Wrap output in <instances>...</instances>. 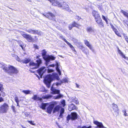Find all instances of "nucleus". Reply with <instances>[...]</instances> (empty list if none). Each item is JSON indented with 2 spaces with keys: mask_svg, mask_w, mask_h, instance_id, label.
<instances>
[{
  "mask_svg": "<svg viewBox=\"0 0 128 128\" xmlns=\"http://www.w3.org/2000/svg\"><path fill=\"white\" fill-rule=\"evenodd\" d=\"M31 60L29 58H25L24 60H22V63L25 64H27L29 63Z\"/></svg>",
  "mask_w": 128,
  "mask_h": 128,
  "instance_id": "nucleus-28",
  "label": "nucleus"
},
{
  "mask_svg": "<svg viewBox=\"0 0 128 128\" xmlns=\"http://www.w3.org/2000/svg\"><path fill=\"white\" fill-rule=\"evenodd\" d=\"M38 100H39L40 101H42V98L38 97Z\"/></svg>",
  "mask_w": 128,
  "mask_h": 128,
  "instance_id": "nucleus-55",
  "label": "nucleus"
},
{
  "mask_svg": "<svg viewBox=\"0 0 128 128\" xmlns=\"http://www.w3.org/2000/svg\"><path fill=\"white\" fill-rule=\"evenodd\" d=\"M76 86L77 88H79V86L77 83H76Z\"/></svg>",
  "mask_w": 128,
  "mask_h": 128,
  "instance_id": "nucleus-61",
  "label": "nucleus"
},
{
  "mask_svg": "<svg viewBox=\"0 0 128 128\" xmlns=\"http://www.w3.org/2000/svg\"><path fill=\"white\" fill-rule=\"evenodd\" d=\"M52 97V96L50 94H48L45 96H43L42 98L44 99H48L51 98Z\"/></svg>",
  "mask_w": 128,
  "mask_h": 128,
  "instance_id": "nucleus-30",
  "label": "nucleus"
},
{
  "mask_svg": "<svg viewBox=\"0 0 128 128\" xmlns=\"http://www.w3.org/2000/svg\"><path fill=\"white\" fill-rule=\"evenodd\" d=\"M29 66H34V67L32 68V69L37 68H38L36 63L33 61L30 62L29 64Z\"/></svg>",
  "mask_w": 128,
  "mask_h": 128,
  "instance_id": "nucleus-18",
  "label": "nucleus"
},
{
  "mask_svg": "<svg viewBox=\"0 0 128 128\" xmlns=\"http://www.w3.org/2000/svg\"><path fill=\"white\" fill-rule=\"evenodd\" d=\"M123 35L124 38H125L128 44V36L126 35V34L124 33L123 34Z\"/></svg>",
  "mask_w": 128,
  "mask_h": 128,
  "instance_id": "nucleus-40",
  "label": "nucleus"
},
{
  "mask_svg": "<svg viewBox=\"0 0 128 128\" xmlns=\"http://www.w3.org/2000/svg\"><path fill=\"white\" fill-rule=\"evenodd\" d=\"M19 46L21 47L23 50H24V48L23 47V46L22 44H20Z\"/></svg>",
  "mask_w": 128,
  "mask_h": 128,
  "instance_id": "nucleus-59",
  "label": "nucleus"
},
{
  "mask_svg": "<svg viewBox=\"0 0 128 128\" xmlns=\"http://www.w3.org/2000/svg\"><path fill=\"white\" fill-rule=\"evenodd\" d=\"M4 88L3 87V85L0 83V91L1 92L3 91Z\"/></svg>",
  "mask_w": 128,
  "mask_h": 128,
  "instance_id": "nucleus-43",
  "label": "nucleus"
},
{
  "mask_svg": "<svg viewBox=\"0 0 128 128\" xmlns=\"http://www.w3.org/2000/svg\"><path fill=\"white\" fill-rule=\"evenodd\" d=\"M50 90L52 91L53 94H58L60 93V90L55 89L52 86L51 87Z\"/></svg>",
  "mask_w": 128,
  "mask_h": 128,
  "instance_id": "nucleus-17",
  "label": "nucleus"
},
{
  "mask_svg": "<svg viewBox=\"0 0 128 128\" xmlns=\"http://www.w3.org/2000/svg\"><path fill=\"white\" fill-rule=\"evenodd\" d=\"M80 46V48L82 49L84 48V47L82 46Z\"/></svg>",
  "mask_w": 128,
  "mask_h": 128,
  "instance_id": "nucleus-62",
  "label": "nucleus"
},
{
  "mask_svg": "<svg viewBox=\"0 0 128 128\" xmlns=\"http://www.w3.org/2000/svg\"><path fill=\"white\" fill-rule=\"evenodd\" d=\"M61 104L62 105V106L64 107L66 105L65 101L64 100H62L60 101Z\"/></svg>",
  "mask_w": 128,
  "mask_h": 128,
  "instance_id": "nucleus-38",
  "label": "nucleus"
},
{
  "mask_svg": "<svg viewBox=\"0 0 128 128\" xmlns=\"http://www.w3.org/2000/svg\"><path fill=\"white\" fill-rule=\"evenodd\" d=\"M58 94V95L54 96L53 98L54 100L59 99L63 97V96L62 94L60 93Z\"/></svg>",
  "mask_w": 128,
  "mask_h": 128,
  "instance_id": "nucleus-26",
  "label": "nucleus"
},
{
  "mask_svg": "<svg viewBox=\"0 0 128 128\" xmlns=\"http://www.w3.org/2000/svg\"><path fill=\"white\" fill-rule=\"evenodd\" d=\"M22 36L24 38L26 39L28 42H34V39L30 35L25 34H22Z\"/></svg>",
  "mask_w": 128,
  "mask_h": 128,
  "instance_id": "nucleus-7",
  "label": "nucleus"
},
{
  "mask_svg": "<svg viewBox=\"0 0 128 128\" xmlns=\"http://www.w3.org/2000/svg\"><path fill=\"white\" fill-rule=\"evenodd\" d=\"M96 22L100 26H101V27H104V25L101 17L95 19Z\"/></svg>",
  "mask_w": 128,
  "mask_h": 128,
  "instance_id": "nucleus-15",
  "label": "nucleus"
},
{
  "mask_svg": "<svg viewBox=\"0 0 128 128\" xmlns=\"http://www.w3.org/2000/svg\"><path fill=\"white\" fill-rule=\"evenodd\" d=\"M54 108L53 110V112L54 113L59 111L61 107L59 105H56Z\"/></svg>",
  "mask_w": 128,
  "mask_h": 128,
  "instance_id": "nucleus-20",
  "label": "nucleus"
},
{
  "mask_svg": "<svg viewBox=\"0 0 128 128\" xmlns=\"http://www.w3.org/2000/svg\"><path fill=\"white\" fill-rule=\"evenodd\" d=\"M48 72L50 73L53 72L54 70L52 69H48Z\"/></svg>",
  "mask_w": 128,
  "mask_h": 128,
  "instance_id": "nucleus-50",
  "label": "nucleus"
},
{
  "mask_svg": "<svg viewBox=\"0 0 128 128\" xmlns=\"http://www.w3.org/2000/svg\"><path fill=\"white\" fill-rule=\"evenodd\" d=\"M9 108V106L8 104L6 103H4L0 106V113H6Z\"/></svg>",
  "mask_w": 128,
  "mask_h": 128,
  "instance_id": "nucleus-4",
  "label": "nucleus"
},
{
  "mask_svg": "<svg viewBox=\"0 0 128 128\" xmlns=\"http://www.w3.org/2000/svg\"><path fill=\"white\" fill-rule=\"evenodd\" d=\"M64 109L63 108H61L60 111V114L59 116L58 119L62 118L63 117V114H64Z\"/></svg>",
  "mask_w": 128,
  "mask_h": 128,
  "instance_id": "nucleus-21",
  "label": "nucleus"
},
{
  "mask_svg": "<svg viewBox=\"0 0 128 128\" xmlns=\"http://www.w3.org/2000/svg\"><path fill=\"white\" fill-rule=\"evenodd\" d=\"M118 53L120 54V56L125 59L128 60V58L125 56V55L123 54V53L118 48Z\"/></svg>",
  "mask_w": 128,
  "mask_h": 128,
  "instance_id": "nucleus-22",
  "label": "nucleus"
},
{
  "mask_svg": "<svg viewBox=\"0 0 128 128\" xmlns=\"http://www.w3.org/2000/svg\"><path fill=\"white\" fill-rule=\"evenodd\" d=\"M56 70L58 73L59 75H60L61 74V72L59 69V68L58 67V64L57 63L56 64Z\"/></svg>",
  "mask_w": 128,
  "mask_h": 128,
  "instance_id": "nucleus-29",
  "label": "nucleus"
},
{
  "mask_svg": "<svg viewBox=\"0 0 128 128\" xmlns=\"http://www.w3.org/2000/svg\"><path fill=\"white\" fill-rule=\"evenodd\" d=\"M123 112L124 113V116H128V114L126 112V110H124V111H123Z\"/></svg>",
  "mask_w": 128,
  "mask_h": 128,
  "instance_id": "nucleus-52",
  "label": "nucleus"
},
{
  "mask_svg": "<svg viewBox=\"0 0 128 128\" xmlns=\"http://www.w3.org/2000/svg\"><path fill=\"white\" fill-rule=\"evenodd\" d=\"M80 26V24L78 23L75 21H74L72 24H69L68 26V28L70 30H71L74 27L78 28Z\"/></svg>",
  "mask_w": 128,
  "mask_h": 128,
  "instance_id": "nucleus-9",
  "label": "nucleus"
},
{
  "mask_svg": "<svg viewBox=\"0 0 128 128\" xmlns=\"http://www.w3.org/2000/svg\"><path fill=\"white\" fill-rule=\"evenodd\" d=\"M76 19L78 21H79L80 19H81V18L80 17H79L78 16H76Z\"/></svg>",
  "mask_w": 128,
  "mask_h": 128,
  "instance_id": "nucleus-49",
  "label": "nucleus"
},
{
  "mask_svg": "<svg viewBox=\"0 0 128 128\" xmlns=\"http://www.w3.org/2000/svg\"><path fill=\"white\" fill-rule=\"evenodd\" d=\"M93 122L94 124L96 125L98 127H104V126L102 122H99L97 121H94Z\"/></svg>",
  "mask_w": 128,
  "mask_h": 128,
  "instance_id": "nucleus-23",
  "label": "nucleus"
},
{
  "mask_svg": "<svg viewBox=\"0 0 128 128\" xmlns=\"http://www.w3.org/2000/svg\"><path fill=\"white\" fill-rule=\"evenodd\" d=\"M40 55H38V56H36V58L37 59H40L39 58L40 57Z\"/></svg>",
  "mask_w": 128,
  "mask_h": 128,
  "instance_id": "nucleus-57",
  "label": "nucleus"
},
{
  "mask_svg": "<svg viewBox=\"0 0 128 128\" xmlns=\"http://www.w3.org/2000/svg\"><path fill=\"white\" fill-rule=\"evenodd\" d=\"M43 15L45 17L47 18L56 21L55 18V16L53 14L50 12H48L45 14H43Z\"/></svg>",
  "mask_w": 128,
  "mask_h": 128,
  "instance_id": "nucleus-6",
  "label": "nucleus"
},
{
  "mask_svg": "<svg viewBox=\"0 0 128 128\" xmlns=\"http://www.w3.org/2000/svg\"><path fill=\"white\" fill-rule=\"evenodd\" d=\"M4 101V99L2 97H0V102Z\"/></svg>",
  "mask_w": 128,
  "mask_h": 128,
  "instance_id": "nucleus-54",
  "label": "nucleus"
},
{
  "mask_svg": "<svg viewBox=\"0 0 128 128\" xmlns=\"http://www.w3.org/2000/svg\"><path fill=\"white\" fill-rule=\"evenodd\" d=\"M112 108L115 112H117L118 110V107L117 105L113 103L112 104Z\"/></svg>",
  "mask_w": 128,
  "mask_h": 128,
  "instance_id": "nucleus-25",
  "label": "nucleus"
},
{
  "mask_svg": "<svg viewBox=\"0 0 128 128\" xmlns=\"http://www.w3.org/2000/svg\"><path fill=\"white\" fill-rule=\"evenodd\" d=\"M68 82V80H67L66 78H65L64 79L62 80V82L65 83V82Z\"/></svg>",
  "mask_w": 128,
  "mask_h": 128,
  "instance_id": "nucleus-48",
  "label": "nucleus"
},
{
  "mask_svg": "<svg viewBox=\"0 0 128 128\" xmlns=\"http://www.w3.org/2000/svg\"><path fill=\"white\" fill-rule=\"evenodd\" d=\"M48 104V103H42V105L40 106V108L43 110H45L46 106Z\"/></svg>",
  "mask_w": 128,
  "mask_h": 128,
  "instance_id": "nucleus-32",
  "label": "nucleus"
},
{
  "mask_svg": "<svg viewBox=\"0 0 128 128\" xmlns=\"http://www.w3.org/2000/svg\"><path fill=\"white\" fill-rule=\"evenodd\" d=\"M14 100L16 102H19V100L18 97L17 96H16L14 98Z\"/></svg>",
  "mask_w": 128,
  "mask_h": 128,
  "instance_id": "nucleus-47",
  "label": "nucleus"
},
{
  "mask_svg": "<svg viewBox=\"0 0 128 128\" xmlns=\"http://www.w3.org/2000/svg\"><path fill=\"white\" fill-rule=\"evenodd\" d=\"M56 124L58 126H60L59 125V124H58V123L57 122H56Z\"/></svg>",
  "mask_w": 128,
  "mask_h": 128,
  "instance_id": "nucleus-64",
  "label": "nucleus"
},
{
  "mask_svg": "<svg viewBox=\"0 0 128 128\" xmlns=\"http://www.w3.org/2000/svg\"><path fill=\"white\" fill-rule=\"evenodd\" d=\"M78 117L77 114L76 112L71 113V114H68L66 117V120L69 121L71 119V120H74L76 119Z\"/></svg>",
  "mask_w": 128,
  "mask_h": 128,
  "instance_id": "nucleus-5",
  "label": "nucleus"
},
{
  "mask_svg": "<svg viewBox=\"0 0 128 128\" xmlns=\"http://www.w3.org/2000/svg\"><path fill=\"white\" fill-rule=\"evenodd\" d=\"M59 38L62 39L66 43L68 44V45L70 46V47L71 48L72 50L75 52H76V51L74 49V47L71 44L68 42L66 39L63 38V36H60Z\"/></svg>",
  "mask_w": 128,
  "mask_h": 128,
  "instance_id": "nucleus-10",
  "label": "nucleus"
},
{
  "mask_svg": "<svg viewBox=\"0 0 128 128\" xmlns=\"http://www.w3.org/2000/svg\"><path fill=\"white\" fill-rule=\"evenodd\" d=\"M38 97L36 95H34L32 98L34 100H38Z\"/></svg>",
  "mask_w": 128,
  "mask_h": 128,
  "instance_id": "nucleus-44",
  "label": "nucleus"
},
{
  "mask_svg": "<svg viewBox=\"0 0 128 128\" xmlns=\"http://www.w3.org/2000/svg\"><path fill=\"white\" fill-rule=\"evenodd\" d=\"M92 14L94 17V19L100 17V16L98 13L96 11L94 10L92 12Z\"/></svg>",
  "mask_w": 128,
  "mask_h": 128,
  "instance_id": "nucleus-16",
  "label": "nucleus"
},
{
  "mask_svg": "<svg viewBox=\"0 0 128 128\" xmlns=\"http://www.w3.org/2000/svg\"><path fill=\"white\" fill-rule=\"evenodd\" d=\"M86 31L89 32H92L94 31L93 30L91 27H88L87 28Z\"/></svg>",
  "mask_w": 128,
  "mask_h": 128,
  "instance_id": "nucleus-37",
  "label": "nucleus"
},
{
  "mask_svg": "<svg viewBox=\"0 0 128 128\" xmlns=\"http://www.w3.org/2000/svg\"><path fill=\"white\" fill-rule=\"evenodd\" d=\"M68 109L70 111H71L74 110H76V107L74 105L72 104H69L68 106Z\"/></svg>",
  "mask_w": 128,
  "mask_h": 128,
  "instance_id": "nucleus-19",
  "label": "nucleus"
},
{
  "mask_svg": "<svg viewBox=\"0 0 128 128\" xmlns=\"http://www.w3.org/2000/svg\"><path fill=\"white\" fill-rule=\"evenodd\" d=\"M22 92L26 94H31V91L29 90H23L22 91Z\"/></svg>",
  "mask_w": 128,
  "mask_h": 128,
  "instance_id": "nucleus-34",
  "label": "nucleus"
},
{
  "mask_svg": "<svg viewBox=\"0 0 128 128\" xmlns=\"http://www.w3.org/2000/svg\"><path fill=\"white\" fill-rule=\"evenodd\" d=\"M92 126H89L87 127L86 126H83L82 127L80 126H78V128H92Z\"/></svg>",
  "mask_w": 128,
  "mask_h": 128,
  "instance_id": "nucleus-41",
  "label": "nucleus"
},
{
  "mask_svg": "<svg viewBox=\"0 0 128 128\" xmlns=\"http://www.w3.org/2000/svg\"><path fill=\"white\" fill-rule=\"evenodd\" d=\"M50 60H54L56 58V57L52 56H49Z\"/></svg>",
  "mask_w": 128,
  "mask_h": 128,
  "instance_id": "nucleus-45",
  "label": "nucleus"
},
{
  "mask_svg": "<svg viewBox=\"0 0 128 128\" xmlns=\"http://www.w3.org/2000/svg\"><path fill=\"white\" fill-rule=\"evenodd\" d=\"M16 60L17 61L20 62H22V60L20 58L18 57H17L16 58Z\"/></svg>",
  "mask_w": 128,
  "mask_h": 128,
  "instance_id": "nucleus-46",
  "label": "nucleus"
},
{
  "mask_svg": "<svg viewBox=\"0 0 128 128\" xmlns=\"http://www.w3.org/2000/svg\"><path fill=\"white\" fill-rule=\"evenodd\" d=\"M36 63L37 66L38 68L40 65L42 63V60L41 59H38L36 60Z\"/></svg>",
  "mask_w": 128,
  "mask_h": 128,
  "instance_id": "nucleus-27",
  "label": "nucleus"
},
{
  "mask_svg": "<svg viewBox=\"0 0 128 128\" xmlns=\"http://www.w3.org/2000/svg\"><path fill=\"white\" fill-rule=\"evenodd\" d=\"M55 66L54 64H50L49 65V67H54Z\"/></svg>",
  "mask_w": 128,
  "mask_h": 128,
  "instance_id": "nucleus-56",
  "label": "nucleus"
},
{
  "mask_svg": "<svg viewBox=\"0 0 128 128\" xmlns=\"http://www.w3.org/2000/svg\"><path fill=\"white\" fill-rule=\"evenodd\" d=\"M27 122L32 125L34 126L36 125V124L35 123H34V121L27 120Z\"/></svg>",
  "mask_w": 128,
  "mask_h": 128,
  "instance_id": "nucleus-42",
  "label": "nucleus"
},
{
  "mask_svg": "<svg viewBox=\"0 0 128 128\" xmlns=\"http://www.w3.org/2000/svg\"><path fill=\"white\" fill-rule=\"evenodd\" d=\"M5 72L7 73L10 75L13 74H17L19 71L17 68L12 65H9L8 68L5 66L2 68Z\"/></svg>",
  "mask_w": 128,
  "mask_h": 128,
  "instance_id": "nucleus-2",
  "label": "nucleus"
},
{
  "mask_svg": "<svg viewBox=\"0 0 128 128\" xmlns=\"http://www.w3.org/2000/svg\"><path fill=\"white\" fill-rule=\"evenodd\" d=\"M58 102L56 101H53L51 102L50 104L47 108V112L48 114H50L54 106L58 104Z\"/></svg>",
  "mask_w": 128,
  "mask_h": 128,
  "instance_id": "nucleus-3",
  "label": "nucleus"
},
{
  "mask_svg": "<svg viewBox=\"0 0 128 128\" xmlns=\"http://www.w3.org/2000/svg\"><path fill=\"white\" fill-rule=\"evenodd\" d=\"M28 32L34 34L40 35V32L38 30H34L32 29H29L26 31Z\"/></svg>",
  "mask_w": 128,
  "mask_h": 128,
  "instance_id": "nucleus-13",
  "label": "nucleus"
},
{
  "mask_svg": "<svg viewBox=\"0 0 128 128\" xmlns=\"http://www.w3.org/2000/svg\"><path fill=\"white\" fill-rule=\"evenodd\" d=\"M110 25L111 27L115 32V34L118 36L121 37V34L120 33L119 31L116 28H115L112 23L110 24Z\"/></svg>",
  "mask_w": 128,
  "mask_h": 128,
  "instance_id": "nucleus-12",
  "label": "nucleus"
},
{
  "mask_svg": "<svg viewBox=\"0 0 128 128\" xmlns=\"http://www.w3.org/2000/svg\"><path fill=\"white\" fill-rule=\"evenodd\" d=\"M46 71V70L45 69L44 67L41 68L37 70L38 73L40 76L41 78H42V76Z\"/></svg>",
  "mask_w": 128,
  "mask_h": 128,
  "instance_id": "nucleus-11",
  "label": "nucleus"
},
{
  "mask_svg": "<svg viewBox=\"0 0 128 128\" xmlns=\"http://www.w3.org/2000/svg\"><path fill=\"white\" fill-rule=\"evenodd\" d=\"M84 42L85 45L88 46L90 50L92 49V46L90 44L89 42L86 40H84Z\"/></svg>",
  "mask_w": 128,
  "mask_h": 128,
  "instance_id": "nucleus-24",
  "label": "nucleus"
},
{
  "mask_svg": "<svg viewBox=\"0 0 128 128\" xmlns=\"http://www.w3.org/2000/svg\"><path fill=\"white\" fill-rule=\"evenodd\" d=\"M52 78L56 79L58 80H60L59 76L56 73H53L52 75L48 74L45 77L44 79V82L48 88H50Z\"/></svg>",
  "mask_w": 128,
  "mask_h": 128,
  "instance_id": "nucleus-1",
  "label": "nucleus"
},
{
  "mask_svg": "<svg viewBox=\"0 0 128 128\" xmlns=\"http://www.w3.org/2000/svg\"><path fill=\"white\" fill-rule=\"evenodd\" d=\"M34 46L35 49H39L38 46L37 45L35 44H34Z\"/></svg>",
  "mask_w": 128,
  "mask_h": 128,
  "instance_id": "nucleus-51",
  "label": "nucleus"
},
{
  "mask_svg": "<svg viewBox=\"0 0 128 128\" xmlns=\"http://www.w3.org/2000/svg\"><path fill=\"white\" fill-rule=\"evenodd\" d=\"M19 102H16V104H17V106H19Z\"/></svg>",
  "mask_w": 128,
  "mask_h": 128,
  "instance_id": "nucleus-63",
  "label": "nucleus"
},
{
  "mask_svg": "<svg viewBox=\"0 0 128 128\" xmlns=\"http://www.w3.org/2000/svg\"><path fill=\"white\" fill-rule=\"evenodd\" d=\"M73 101L75 102L76 104H78V102L77 101V100H73Z\"/></svg>",
  "mask_w": 128,
  "mask_h": 128,
  "instance_id": "nucleus-53",
  "label": "nucleus"
},
{
  "mask_svg": "<svg viewBox=\"0 0 128 128\" xmlns=\"http://www.w3.org/2000/svg\"><path fill=\"white\" fill-rule=\"evenodd\" d=\"M59 7L62 8L63 10H65L68 11L70 10V8L68 4L65 2H62L60 3Z\"/></svg>",
  "mask_w": 128,
  "mask_h": 128,
  "instance_id": "nucleus-8",
  "label": "nucleus"
},
{
  "mask_svg": "<svg viewBox=\"0 0 128 128\" xmlns=\"http://www.w3.org/2000/svg\"><path fill=\"white\" fill-rule=\"evenodd\" d=\"M124 25L128 28V20H124L123 21Z\"/></svg>",
  "mask_w": 128,
  "mask_h": 128,
  "instance_id": "nucleus-33",
  "label": "nucleus"
},
{
  "mask_svg": "<svg viewBox=\"0 0 128 128\" xmlns=\"http://www.w3.org/2000/svg\"><path fill=\"white\" fill-rule=\"evenodd\" d=\"M12 109L14 111H15V107L14 106H12Z\"/></svg>",
  "mask_w": 128,
  "mask_h": 128,
  "instance_id": "nucleus-58",
  "label": "nucleus"
},
{
  "mask_svg": "<svg viewBox=\"0 0 128 128\" xmlns=\"http://www.w3.org/2000/svg\"><path fill=\"white\" fill-rule=\"evenodd\" d=\"M121 13H122L124 16L128 18V13L122 10H121L120 11Z\"/></svg>",
  "mask_w": 128,
  "mask_h": 128,
  "instance_id": "nucleus-31",
  "label": "nucleus"
},
{
  "mask_svg": "<svg viewBox=\"0 0 128 128\" xmlns=\"http://www.w3.org/2000/svg\"><path fill=\"white\" fill-rule=\"evenodd\" d=\"M42 55L43 57L44 56H46V51L45 50H43L42 51Z\"/></svg>",
  "mask_w": 128,
  "mask_h": 128,
  "instance_id": "nucleus-39",
  "label": "nucleus"
},
{
  "mask_svg": "<svg viewBox=\"0 0 128 128\" xmlns=\"http://www.w3.org/2000/svg\"><path fill=\"white\" fill-rule=\"evenodd\" d=\"M102 19L106 22V24H108V19L107 18H106L103 15L102 16Z\"/></svg>",
  "mask_w": 128,
  "mask_h": 128,
  "instance_id": "nucleus-36",
  "label": "nucleus"
},
{
  "mask_svg": "<svg viewBox=\"0 0 128 128\" xmlns=\"http://www.w3.org/2000/svg\"><path fill=\"white\" fill-rule=\"evenodd\" d=\"M43 58L46 60V62H48L50 61L49 56L47 57H43Z\"/></svg>",
  "mask_w": 128,
  "mask_h": 128,
  "instance_id": "nucleus-35",
  "label": "nucleus"
},
{
  "mask_svg": "<svg viewBox=\"0 0 128 128\" xmlns=\"http://www.w3.org/2000/svg\"><path fill=\"white\" fill-rule=\"evenodd\" d=\"M52 4V5L54 6H58L59 7L60 3V2L57 0H48Z\"/></svg>",
  "mask_w": 128,
  "mask_h": 128,
  "instance_id": "nucleus-14",
  "label": "nucleus"
},
{
  "mask_svg": "<svg viewBox=\"0 0 128 128\" xmlns=\"http://www.w3.org/2000/svg\"><path fill=\"white\" fill-rule=\"evenodd\" d=\"M56 86H58L60 84L58 82L56 83Z\"/></svg>",
  "mask_w": 128,
  "mask_h": 128,
  "instance_id": "nucleus-60",
  "label": "nucleus"
}]
</instances>
